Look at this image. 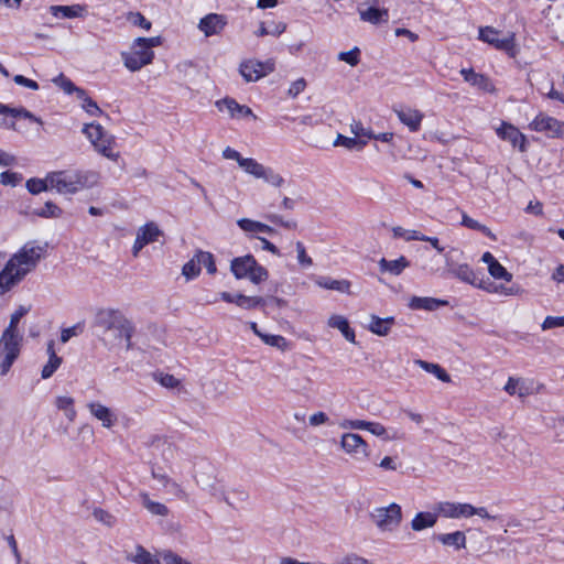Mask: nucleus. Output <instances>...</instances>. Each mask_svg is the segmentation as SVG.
<instances>
[{"label":"nucleus","instance_id":"24","mask_svg":"<svg viewBox=\"0 0 564 564\" xmlns=\"http://www.w3.org/2000/svg\"><path fill=\"white\" fill-rule=\"evenodd\" d=\"M360 20L371 24L386 23L389 20V12L387 9H379L376 7H369L367 9L358 8Z\"/></svg>","mask_w":564,"mask_h":564},{"label":"nucleus","instance_id":"21","mask_svg":"<svg viewBox=\"0 0 564 564\" xmlns=\"http://www.w3.org/2000/svg\"><path fill=\"white\" fill-rule=\"evenodd\" d=\"M399 120L406 126L410 131L415 132L420 130L422 120L424 115L417 110L410 107H404L400 109H394Z\"/></svg>","mask_w":564,"mask_h":564},{"label":"nucleus","instance_id":"36","mask_svg":"<svg viewBox=\"0 0 564 564\" xmlns=\"http://www.w3.org/2000/svg\"><path fill=\"white\" fill-rule=\"evenodd\" d=\"M503 389L508 394H517L519 398H525L530 393L529 388L520 378L510 377Z\"/></svg>","mask_w":564,"mask_h":564},{"label":"nucleus","instance_id":"32","mask_svg":"<svg viewBox=\"0 0 564 564\" xmlns=\"http://www.w3.org/2000/svg\"><path fill=\"white\" fill-rule=\"evenodd\" d=\"M147 446L152 455L160 454L163 459H166V455L171 453L170 443L160 435H151L147 442Z\"/></svg>","mask_w":564,"mask_h":564},{"label":"nucleus","instance_id":"2","mask_svg":"<svg viewBox=\"0 0 564 564\" xmlns=\"http://www.w3.org/2000/svg\"><path fill=\"white\" fill-rule=\"evenodd\" d=\"M44 247L28 242L17 251L0 272V295L9 292L30 273L40 261Z\"/></svg>","mask_w":564,"mask_h":564},{"label":"nucleus","instance_id":"42","mask_svg":"<svg viewBox=\"0 0 564 564\" xmlns=\"http://www.w3.org/2000/svg\"><path fill=\"white\" fill-rule=\"evenodd\" d=\"M367 144V140L349 138L343 134H338L336 140L334 141L335 147H345L346 149L352 150H361Z\"/></svg>","mask_w":564,"mask_h":564},{"label":"nucleus","instance_id":"51","mask_svg":"<svg viewBox=\"0 0 564 564\" xmlns=\"http://www.w3.org/2000/svg\"><path fill=\"white\" fill-rule=\"evenodd\" d=\"M36 215L45 218H57L62 215V209L52 202H46L44 206L36 210Z\"/></svg>","mask_w":564,"mask_h":564},{"label":"nucleus","instance_id":"14","mask_svg":"<svg viewBox=\"0 0 564 564\" xmlns=\"http://www.w3.org/2000/svg\"><path fill=\"white\" fill-rule=\"evenodd\" d=\"M434 509L440 516L447 519L470 518L471 505L452 501H440Z\"/></svg>","mask_w":564,"mask_h":564},{"label":"nucleus","instance_id":"61","mask_svg":"<svg viewBox=\"0 0 564 564\" xmlns=\"http://www.w3.org/2000/svg\"><path fill=\"white\" fill-rule=\"evenodd\" d=\"M83 330V326L80 324H76L74 326L62 329L61 332V341L63 344L67 343L72 337L79 335Z\"/></svg>","mask_w":564,"mask_h":564},{"label":"nucleus","instance_id":"50","mask_svg":"<svg viewBox=\"0 0 564 564\" xmlns=\"http://www.w3.org/2000/svg\"><path fill=\"white\" fill-rule=\"evenodd\" d=\"M200 273V267L197 262L196 256H194L189 261H187L182 269V274L187 280H193L198 276Z\"/></svg>","mask_w":564,"mask_h":564},{"label":"nucleus","instance_id":"30","mask_svg":"<svg viewBox=\"0 0 564 564\" xmlns=\"http://www.w3.org/2000/svg\"><path fill=\"white\" fill-rule=\"evenodd\" d=\"M155 242L163 246L165 243V234L155 223H147L143 225V247Z\"/></svg>","mask_w":564,"mask_h":564},{"label":"nucleus","instance_id":"15","mask_svg":"<svg viewBox=\"0 0 564 564\" xmlns=\"http://www.w3.org/2000/svg\"><path fill=\"white\" fill-rule=\"evenodd\" d=\"M560 124L561 120L541 112L530 122L529 128L536 132H543L549 138H556Z\"/></svg>","mask_w":564,"mask_h":564},{"label":"nucleus","instance_id":"63","mask_svg":"<svg viewBox=\"0 0 564 564\" xmlns=\"http://www.w3.org/2000/svg\"><path fill=\"white\" fill-rule=\"evenodd\" d=\"M308 423L311 426H319V425H324V424H328L329 423V416L323 412V411H318V412H315L313 414L310 415L308 417Z\"/></svg>","mask_w":564,"mask_h":564},{"label":"nucleus","instance_id":"38","mask_svg":"<svg viewBox=\"0 0 564 564\" xmlns=\"http://www.w3.org/2000/svg\"><path fill=\"white\" fill-rule=\"evenodd\" d=\"M143 508H145L154 517L166 518L170 513L169 508L164 503L153 501L144 494Z\"/></svg>","mask_w":564,"mask_h":564},{"label":"nucleus","instance_id":"35","mask_svg":"<svg viewBox=\"0 0 564 564\" xmlns=\"http://www.w3.org/2000/svg\"><path fill=\"white\" fill-rule=\"evenodd\" d=\"M318 286L326 290H335L341 293H349L350 282L347 280H333L330 278H318L316 280Z\"/></svg>","mask_w":564,"mask_h":564},{"label":"nucleus","instance_id":"12","mask_svg":"<svg viewBox=\"0 0 564 564\" xmlns=\"http://www.w3.org/2000/svg\"><path fill=\"white\" fill-rule=\"evenodd\" d=\"M340 448L356 460H366L370 456L368 443L356 433H344L340 437Z\"/></svg>","mask_w":564,"mask_h":564},{"label":"nucleus","instance_id":"13","mask_svg":"<svg viewBox=\"0 0 564 564\" xmlns=\"http://www.w3.org/2000/svg\"><path fill=\"white\" fill-rule=\"evenodd\" d=\"M274 70V62L268 59L261 62L258 59L243 61L239 66V73L248 83L258 82L262 77L271 74Z\"/></svg>","mask_w":564,"mask_h":564},{"label":"nucleus","instance_id":"16","mask_svg":"<svg viewBox=\"0 0 564 564\" xmlns=\"http://www.w3.org/2000/svg\"><path fill=\"white\" fill-rule=\"evenodd\" d=\"M50 13L56 19H84L88 14L87 6L75 3L72 6H51Z\"/></svg>","mask_w":564,"mask_h":564},{"label":"nucleus","instance_id":"53","mask_svg":"<svg viewBox=\"0 0 564 564\" xmlns=\"http://www.w3.org/2000/svg\"><path fill=\"white\" fill-rule=\"evenodd\" d=\"M267 345L276 347L280 350H285L288 348L286 339L281 335H269L262 334L260 337Z\"/></svg>","mask_w":564,"mask_h":564},{"label":"nucleus","instance_id":"23","mask_svg":"<svg viewBox=\"0 0 564 564\" xmlns=\"http://www.w3.org/2000/svg\"><path fill=\"white\" fill-rule=\"evenodd\" d=\"M438 516L440 514L437 513L436 510H435V512H427V511L417 512L410 523L411 529L414 532H420V531L433 528L437 522Z\"/></svg>","mask_w":564,"mask_h":564},{"label":"nucleus","instance_id":"1","mask_svg":"<svg viewBox=\"0 0 564 564\" xmlns=\"http://www.w3.org/2000/svg\"><path fill=\"white\" fill-rule=\"evenodd\" d=\"M94 327L98 330L100 340L108 348H132V337L135 334L134 324L119 310L99 308L94 317Z\"/></svg>","mask_w":564,"mask_h":564},{"label":"nucleus","instance_id":"7","mask_svg":"<svg viewBox=\"0 0 564 564\" xmlns=\"http://www.w3.org/2000/svg\"><path fill=\"white\" fill-rule=\"evenodd\" d=\"M230 270L236 279H249L254 284L265 281L269 275L268 270L250 254L232 259Z\"/></svg>","mask_w":564,"mask_h":564},{"label":"nucleus","instance_id":"37","mask_svg":"<svg viewBox=\"0 0 564 564\" xmlns=\"http://www.w3.org/2000/svg\"><path fill=\"white\" fill-rule=\"evenodd\" d=\"M77 98L82 101V108L90 116H100L102 113L98 105L87 96L84 89L76 90Z\"/></svg>","mask_w":564,"mask_h":564},{"label":"nucleus","instance_id":"25","mask_svg":"<svg viewBox=\"0 0 564 564\" xmlns=\"http://www.w3.org/2000/svg\"><path fill=\"white\" fill-rule=\"evenodd\" d=\"M378 265L381 272H388L392 275H400L406 268L410 267V261L404 256H400L394 260H387L386 258H381L378 262Z\"/></svg>","mask_w":564,"mask_h":564},{"label":"nucleus","instance_id":"58","mask_svg":"<svg viewBox=\"0 0 564 564\" xmlns=\"http://www.w3.org/2000/svg\"><path fill=\"white\" fill-rule=\"evenodd\" d=\"M295 247L297 251L299 263L304 268L311 267L313 264V260L310 256H307L304 245L301 241H297Z\"/></svg>","mask_w":564,"mask_h":564},{"label":"nucleus","instance_id":"6","mask_svg":"<svg viewBox=\"0 0 564 564\" xmlns=\"http://www.w3.org/2000/svg\"><path fill=\"white\" fill-rule=\"evenodd\" d=\"M338 426L341 430H365L386 442L405 440L404 432L395 429L389 430L379 422L344 419L338 423Z\"/></svg>","mask_w":564,"mask_h":564},{"label":"nucleus","instance_id":"60","mask_svg":"<svg viewBox=\"0 0 564 564\" xmlns=\"http://www.w3.org/2000/svg\"><path fill=\"white\" fill-rule=\"evenodd\" d=\"M237 225L247 234H258L259 221L257 220L241 218L237 220Z\"/></svg>","mask_w":564,"mask_h":564},{"label":"nucleus","instance_id":"11","mask_svg":"<svg viewBox=\"0 0 564 564\" xmlns=\"http://www.w3.org/2000/svg\"><path fill=\"white\" fill-rule=\"evenodd\" d=\"M500 33L501 31L492 26H480L478 29V40L494 46L498 51L506 52L510 57H516V34L509 32L507 36L500 37Z\"/></svg>","mask_w":564,"mask_h":564},{"label":"nucleus","instance_id":"19","mask_svg":"<svg viewBox=\"0 0 564 564\" xmlns=\"http://www.w3.org/2000/svg\"><path fill=\"white\" fill-rule=\"evenodd\" d=\"M496 132L499 138L509 141L513 147H518L521 152L525 151L527 139L514 126L502 122Z\"/></svg>","mask_w":564,"mask_h":564},{"label":"nucleus","instance_id":"45","mask_svg":"<svg viewBox=\"0 0 564 564\" xmlns=\"http://www.w3.org/2000/svg\"><path fill=\"white\" fill-rule=\"evenodd\" d=\"M199 267L204 265L209 274H215L217 271L214 256L207 251H198L196 254Z\"/></svg>","mask_w":564,"mask_h":564},{"label":"nucleus","instance_id":"20","mask_svg":"<svg viewBox=\"0 0 564 564\" xmlns=\"http://www.w3.org/2000/svg\"><path fill=\"white\" fill-rule=\"evenodd\" d=\"M394 324L395 318L393 316L382 318L378 315L371 314L369 315V322L366 325V328L377 336L386 337L390 334Z\"/></svg>","mask_w":564,"mask_h":564},{"label":"nucleus","instance_id":"9","mask_svg":"<svg viewBox=\"0 0 564 564\" xmlns=\"http://www.w3.org/2000/svg\"><path fill=\"white\" fill-rule=\"evenodd\" d=\"M196 484L214 497H220L228 506H232L216 477L215 467L208 462H200L195 469Z\"/></svg>","mask_w":564,"mask_h":564},{"label":"nucleus","instance_id":"64","mask_svg":"<svg viewBox=\"0 0 564 564\" xmlns=\"http://www.w3.org/2000/svg\"><path fill=\"white\" fill-rule=\"evenodd\" d=\"M561 326H564V316H547L542 323L543 330Z\"/></svg>","mask_w":564,"mask_h":564},{"label":"nucleus","instance_id":"59","mask_svg":"<svg viewBox=\"0 0 564 564\" xmlns=\"http://www.w3.org/2000/svg\"><path fill=\"white\" fill-rule=\"evenodd\" d=\"M22 180V176L19 173L4 171L0 174V182L3 185L15 186Z\"/></svg>","mask_w":564,"mask_h":564},{"label":"nucleus","instance_id":"47","mask_svg":"<svg viewBox=\"0 0 564 564\" xmlns=\"http://www.w3.org/2000/svg\"><path fill=\"white\" fill-rule=\"evenodd\" d=\"M265 183L274 187H281L284 184V178L281 174L275 172L272 167L265 166L261 177Z\"/></svg>","mask_w":564,"mask_h":564},{"label":"nucleus","instance_id":"55","mask_svg":"<svg viewBox=\"0 0 564 564\" xmlns=\"http://www.w3.org/2000/svg\"><path fill=\"white\" fill-rule=\"evenodd\" d=\"M53 83L55 85H57L58 87H61L66 94H73L75 93L76 94V90H78L79 88L76 87L70 79H68L67 77H65L63 74H59L58 76H56L55 78H53Z\"/></svg>","mask_w":564,"mask_h":564},{"label":"nucleus","instance_id":"3","mask_svg":"<svg viewBox=\"0 0 564 564\" xmlns=\"http://www.w3.org/2000/svg\"><path fill=\"white\" fill-rule=\"evenodd\" d=\"M51 189L58 194L73 195L97 183V174L84 170H65L48 173Z\"/></svg>","mask_w":564,"mask_h":564},{"label":"nucleus","instance_id":"28","mask_svg":"<svg viewBox=\"0 0 564 564\" xmlns=\"http://www.w3.org/2000/svg\"><path fill=\"white\" fill-rule=\"evenodd\" d=\"M460 74L464 77V80L471 86L478 87L485 91H491L494 89L490 80L482 74L476 73L473 68H463Z\"/></svg>","mask_w":564,"mask_h":564},{"label":"nucleus","instance_id":"5","mask_svg":"<svg viewBox=\"0 0 564 564\" xmlns=\"http://www.w3.org/2000/svg\"><path fill=\"white\" fill-rule=\"evenodd\" d=\"M82 131L98 153L111 160L117 159L116 140L99 123H87Z\"/></svg>","mask_w":564,"mask_h":564},{"label":"nucleus","instance_id":"18","mask_svg":"<svg viewBox=\"0 0 564 564\" xmlns=\"http://www.w3.org/2000/svg\"><path fill=\"white\" fill-rule=\"evenodd\" d=\"M216 107L219 111L226 110L231 118L252 117L256 119L251 108L238 104L234 98H224L216 101Z\"/></svg>","mask_w":564,"mask_h":564},{"label":"nucleus","instance_id":"52","mask_svg":"<svg viewBox=\"0 0 564 564\" xmlns=\"http://www.w3.org/2000/svg\"><path fill=\"white\" fill-rule=\"evenodd\" d=\"M337 58L341 62L349 64L350 66H356L360 62V50L355 46L352 50L348 52H340L337 55Z\"/></svg>","mask_w":564,"mask_h":564},{"label":"nucleus","instance_id":"17","mask_svg":"<svg viewBox=\"0 0 564 564\" xmlns=\"http://www.w3.org/2000/svg\"><path fill=\"white\" fill-rule=\"evenodd\" d=\"M89 413L98 420L105 429H111L116 422L117 416L111 409L100 402H88L86 404Z\"/></svg>","mask_w":564,"mask_h":564},{"label":"nucleus","instance_id":"10","mask_svg":"<svg viewBox=\"0 0 564 564\" xmlns=\"http://www.w3.org/2000/svg\"><path fill=\"white\" fill-rule=\"evenodd\" d=\"M402 508L395 502L387 507L375 508L370 512V519L381 532H393L402 522Z\"/></svg>","mask_w":564,"mask_h":564},{"label":"nucleus","instance_id":"43","mask_svg":"<svg viewBox=\"0 0 564 564\" xmlns=\"http://www.w3.org/2000/svg\"><path fill=\"white\" fill-rule=\"evenodd\" d=\"M152 377L154 381L159 382L162 387L166 389H178L181 387V381L173 375L158 371L153 372Z\"/></svg>","mask_w":564,"mask_h":564},{"label":"nucleus","instance_id":"46","mask_svg":"<svg viewBox=\"0 0 564 564\" xmlns=\"http://www.w3.org/2000/svg\"><path fill=\"white\" fill-rule=\"evenodd\" d=\"M26 188L31 194H40L44 191L51 189V184L48 182V174L45 178H30L26 182Z\"/></svg>","mask_w":564,"mask_h":564},{"label":"nucleus","instance_id":"40","mask_svg":"<svg viewBox=\"0 0 564 564\" xmlns=\"http://www.w3.org/2000/svg\"><path fill=\"white\" fill-rule=\"evenodd\" d=\"M462 225L467 227V228H469V229L478 230V231L482 232L485 236H487L492 241L497 240L496 235L487 226L480 224L479 221H477L476 219L469 217L466 214H463Z\"/></svg>","mask_w":564,"mask_h":564},{"label":"nucleus","instance_id":"39","mask_svg":"<svg viewBox=\"0 0 564 564\" xmlns=\"http://www.w3.org/2000/svg\"><path fill=\"white\" fill-rule=\"evenodd\" d=\"M415 364L419 365L425 371L433 373L438 380L443 382L451 381L449 375L440 365L427 362L421 359L416 360Z\"/></svg>","mask_w":564,"mask_h":564},{"label":"nucleus","instance_id":"44","mask_svg":"<svg viewBox=\"0 0 564 564\" xmlns=\"http://www.w3.org/2000/svg\"><path fill=\"white\" fill-rule=\"evenodd\" d=\"M264 300L260 296H246L243 294L235 295V304L245 310H252L262 305Z\"/></svg>","mask_w":564,"mask_h":564},{"label":"nucleus","instance_id":"26","mask_svg":"<svg viewBox=\"0 0 564 564\" xmlns=\"http://www.w3.org/2000/svg\"><path fill=\"white\" fill-rule=\"evenodd\" d=\"M442 545L453 547L455 551H459L466 547V535L463 531H455L451 533H440L435 536Z\"/></svg>","mask_w":564,"mask_h":564},{"label":"nucleus","instance_id":"62","mask_svg":"<svg viewBox=\"0 0 564 564\" xmlns=\"http://www.w3.org/2000/svg\"><path fill=\"white\" fill-rule=\"evenodd\" d=\"M151 474H152V477L154 479H158L164 487H166L169 485L176 486V484L173 482L169 478V476L165 474V471L161 467L155 468L154 466H152Z\"/></svg>","mask_w":564,"mask_h":564},{"label":"nucleus","instance_id":"41","mask_svg":"<svg viewBox=\"0 0 564 564\" xmlns=\"http://www.w3.org/2000/svg\"><path fill=\"white\" fill-rule=\"evenodd\" d=\"M247 174L260 178L265 166L252 158H245L239 165Z\"/></svg>","mask_w":564,"mask_h":564},{"label":"nucleus","instance_id":"48","mask_svg":"<svg viewBox=\"0 0 564 564\" xmlns=\"http://www.w3.org/2000/svg\"><path fill=\"white\" fill-rule=\"evenodd\" d=\"M30 307L28 306H19L10 316L9 325L7 326V330L11 332H20L18 326L20 321L29 313Z\"/></svg>","mask_w":564,"mask_h":564},{"label":"nucleus","instance_id":"22","mask_svg":"<svg viewBox=\"0 0 564 564\" xmlns=\"http://www.w3.org/2000/svg\"><path fill=\"white\" fill-rule=\"evenodd\" d=\"M225 25L226 20L223 15L209 13L199 21L198 28L206 36H212L218 34Z\"/></svg>","mask_w":564,"mask_h":564},{"label":"nucleus","instance_id":"4","mask_svg":"<svg viewBox=\"0 0 564 564\" xmlns=\"http://www.w3.org/2000/svg\"><path fill=\"white\" fill-rule=\"evenodd\" d=\"M23 344L21 332L4 329L0 336V375L6 376L19 358Z\"/></svg>","mask_w":564,"mask_h":564},{"label":"nucleus","instance_id":"56","mask_svg":"<svg viewBox=\"0 0 564 564\" xmlns=\"http://www.w3.org/2000/svg\"><path fill=\"white\" fill-rule=\"evenodd\" d=\"M267 218L271 223L282 226L283 228L289 229V230H295L297 228L296 220H294V219L284 220L283 217L278 214L268 215Z\"/></svg>","mask_w":564,"mask_h":564},{"label":"nucleus","instance_id":"49","mask_svg":"<svg viewBox=\"0 0 564 564\" xmlns=\"http://www.w3.org/2000/svg\"><path fill=\"white\" fill-rule=\"evenodd\" d=\"M488 271L494 279L503 280L507 282L512 280V274L508 272L507 269L498 261L494 262L490 268H488Z\"/></svg>","mask_w":564,"mask_h":564},{"label":"nucleus","instance_id":"34","mask_svg":"<svg viewBox=\"0 0 564 564\" xmlns=\"http://www.w3.org/2000/svg\"><path fill=\"white\" fill-rule=\"evenodd\" d=\"M54 403L59 411L64 412V415L68 421L73 422L76 419L77 412L75 409V400L72 397L58 395Z\"/></svg>","mask_w":564,"mask_h":564},{"label":"nucleus","instance_id":"57","mask_svg":"<svg viewBox=\"0 0 564 564\" xmlns=\"http://www.w3.org/2000/svg\"><path fill=\"white\" fill-rule=\"evenodd\" d=\"M93 517L96 521L108 527H111L115 523V518L108 511L99 508L93 511Z\"/></svg>","mask_w":564,"mask_h":564},{"label":"nucleus","instance_id":"8","mask_svg":"<svg viewBox=\"0 0 564 564\" xmlns=\"http://www.w3.org/2000/svg\"><path fill=\"white\" fill-rule=\"evenodd\" d=\"M449 273H452L455 278L459 279L463 282L471 284L478 289L485 290L489 293H503L505 295H517L519 293V288H505L502 285L497 286L490 281L479 280L474 270L466 263L459 264L449 269Z\"/></svg>","mask_w":564,"mask_h":564},{"label":"nucleus","instance_id":"33","mask_svg":"<svg viewBox=\"0 0 564 564\" xmlns=\"http://www.w3.org/2000/svg\"><path fill=\"white\" fill-rule=\"evenodd\" d=\"M446 301L437 300L434 297H420V296H413L410 301L409 306L412 310H426V311H433L440 306L446 305Z\"/></svg>","mask_w":564,"mask_h":564},{"label":"nucleus","instance_id":"27","mask_svg":"<svg viewBox=\"0 0 564 564\" xmlns=\"http://www.w3.org/2000/svg\"><path fill=\"white\" fill-rule=\"evenodd\" d=\"M54 346L55 345H54L53 340L47 343L46 352L48 355V360L42 368V372H41L42 379L51 378L54 375V372L62 365V358L59 356H57Z\"/></svg>","mask_w":564,"mask_h":564},{"label":"nucleus","instance_id":"54","mask_svg":"<svg viewBox=\"0 0 564 564\" xmlns=\"http://www.w3.org/2000/svg\"><path fill=\"white\" fill-rule=\"evenodd\" d=\"M350 132L357 139L366 138V140H370L375 137V133L371 130L365 129L360 121H352Z\"/></svg>","mask_w":564,"mask_h":564},{"label":"nucleus","instance_id":"31","mask_svg":"<svg viewBox=\"0 0 564 564\" xmlns=\"http://www.w3.org/2000/svg\"><path fill=\"white\" fill-rule=\"evenodd\" d=\"M139 47H141V37H137L133 41L134 52H132V53L122 52L121 53L124 66L131 72H135L141 68V51L138 50Z\"/></svg>","mask_w":564,"mask_h":564},{"label":"nucleus","instance_id":"29","mask_svg":"<svg viewBox=\"0 0 564 564\" xmlns=\"http://www.w3.org/2000/svg\"><path fill=\"white\" fill-rule=\"evenodd\" d=\"M328 326L338 329L343 336L349 341L356 343L354 329L349 326L348 319L343 315H332L327 322Z\"/></svg>","mask_w":564,"mask_h":564}]
</instances>
